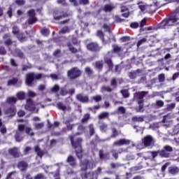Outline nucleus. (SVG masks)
<instances>
[{
  "instance_id": "32",
  "label": "nucleus",
  "mask_w": 179,
  "mask_h": 179,
  "mask_svg": "<svg viewBox=\"0 0 179 179\" xmlns=\"http://www.w3.org/2000/svg\"><path fill=\"white\" fill-rule=\"evenodd\" d=\"M100 131L102 132H106L107 131V124L103 123L99 127Z\"/></svg>"
},
{
  "instance_id": "8",
  "label": "nucleus",
  "mask_w": 179,
  "mask_h": 179,
  "mask_svg": "<svg viewBox=\"0 0 179 179\" xmlns=\"http://www.w3.org/2000/svg\"><path fill=\"white\" fill-rule=\"evenodd\" d=\"M80 166L81 169L85 171V170H87L89 169H93V167L94 166V164L93 163V161L85 160L81 163Z\"/></svg>"
},
{
  "instance_id": "19",
  "label": "nucleus",
  "mask_w": 179,
  "mask_h": 179,
  "mask_svg": "<svg viewBox=\"0 0 179 179\" xmlns=\"http://www.w3.org/2000/svg\"><path fill=\"white\" fill-rule=\"evenodd\" d=\"M66 162L69 163V164H70V166H76V161L75 160V158L72 157V155L68 157Z\"/></svg>"
},
{
  "instance_id": "6",
  "label": "nucleus",
  "mask_w": 179,
  "mask_h": 179,
  "mask_svg": "<svg viewBox=\"0 0 179 179\" xmlns=\"http://www.w3.org/2000/svg\"><path fill=\"white\" fill-rule=\"evenodd\" d=\"M13 34H16L17 38L20 41H24L26 39V36H23V33L20 32L19 31V27L17 26H13V31H12Z\"/></svg>"
},
{
  "instance_id": "10",
  "label": "nucleus",
  "mask_w": 179,
  "mask_h": 179,
  "mask_svg": "<svg viewBox=\"0 0 179 179\" xmlns=\"http://www.w3.org/2000/svg\"><path fill=\"white\" fill-rule=\"evenodd\" d=\"M24 108L28 111H34L36 110V105H34V102L31 99H29L27 100V105Z\"/></svg>"
},
{
  "instance_id": "27",
  "label": "nucleus",
  "mask_w": 179,
  "mask_h": 179,
  "mask_svg": "<svg viewBox=\"0 0 179 179\" xmlns=\"http://www.w3.org/2000/svg\"><path fill=\"white\" fill-rule=\"evenodd\" d=\"M159 156H161L162 157H170V154L165 151V150H160L159 151Z\"/></svg>"
},
{
  "instance_id": "22",
  "label": "nucleus",
  "mask_w": 179,
  "mask_h": 179,
  "mask_svg": "<svg viewBox=\"0 0 179 179\" xmlns=\"http://www.w3.org/2000/svg\"><path fill=\"white\" fill-rule=\"evenodd\" d=\"M143 120H145V116H134L132 117L134 122H143Z\"/></svg>"
},
{
  "instance_id": "35",
  "label": "nucleus",
  "mask_w": 179,
  "mask_h": 179,
  "mask_svg": "<svg viewBox=\"0 0 179 179\" xmlns=\"http://www.w3.org/2000/svg\"><path fill=\"white\" fill-rule=\"evenodd\" d=\"M69 28H68V27H65L64 28H62L59 31V33L60 34H65L66 33H69Z\"/></svg>"
},
{
  "instance_id": "36",
  "label": "nucleus",
  "mask_w": 179,
  "mask_h": 179,
  "mask_svg": "<svg viewBox=\"0 0 179 179\" xmlns=\"http://www.w3.org/2000/svg\"><path fill=\"white\" fill-rule=\"evenodd\" d=\"M41 33H42L43 36H48V34H50V30L47 28H43L41 30Z\"/></svg>"
},
{
  "instance_id": "60",
  "label": "nucleus",
  "mask_w": 179,
  "mask_h": 179,
  "mask_svg": "<svg viewBox=\"0 0 179 179\" xmlns=\"http://www.w3.org/2000/svg\"><path fill=\"white\" fill-rule=\"evenodd\" d=\"M158 78L159 82H164L165 77L164 73L159 74Z\"/></svg>"
},
{
  "instance_id": "9",
  "label": "nucleus",
  "mask_w": 179,
  "mask_h": 179,
  "mask_svg": "<svg viewBox=\"0 0 179 179\" xmlns=\"http://www.w3.org/2000/svg\"><path fill=\"white\" fill-rule=\"evenodd\" d=\"M145 94H148V92H137L134 94V99L138 101V104H143Z\"/></svg>"
},
{
  "instance_id": "53",
  "label": "nucleus",
  "mask_w": 179,
  "mask_h": 179,
  "mask_svg": "<svg viewBox=\"0 0 179 179\" xmlns=\"http://www.w3.org/2000/svg\"><path fill=\"white\" fill-rule=\"evenodd\" d=\"M138 108H136L138 113H143V104L139 103Z\"/></svg>"
},
{
  "instance_id": "2",
  "label": "nucleus",
  "mask_w": 179,
  "mask_h": 179,
  "mask_svg": "<svg viewBox=\"0 0 179 179\" xmlns=\"http://www.w3.org/2000/svg\"><path fill=\"white\" fill-rule=\"evenodd\" d=\"M75 137L71 136V142L73 148L76 149V153L78 159H82V147L80 146V142H82V138H78L76 141H74Z\"/></svg>"
},
{
  "instance_id": "26",
  "label": "nucleus",
  "mask_w": 179,
  "mask_h": 179,
  "mask_svg": "<svg viewBox=\"0 0 179 179\" xmlns=\"http://www.w3.org/2000/svg\"><path fill=\"white\" fill-rule=\"evenodd\" d=\"M139 9L141 10V12H145L146 10V8H148V6L145 4V3L140 2L138 3Z\"/></svg>"
},
{
  "instance_id": "54",
  "label": "nucleus",
  "mask_w": 179,
  "mask_h": 179,
  "mask_svg": "<svg viewBox=\"0 0 179 179\" xmlns=\"http://www.w3.org/2000/svg\"><path fill=\"white\" fill-rule=\"evenodd\" d=\"M93 100H94V101H96V103L99 101H101V96L100 95H96L95 96H93Z\"/></svg>"
},
{
  "instance_id": "42",
  "label": "nucleus",
  "mask_w": 179,
  "mask_h": 179,
  "mask_svg": "<svg viewBox=\"0 0 179 179\" xmlns=\"http://www.w3.org/2000/svg\"><path fill=\"white\" fill-rule=\"evenodd\" d=\"M146 38H143V39H141L140 41H138L137 43V47H141V45H142V44H145V43H146Z\"/></svg>"
},
{
  "instance_id": "47",
  "label": "nucleus",
  "mask_w": 179,
  "mask_h": 179,
  "mask_svg": "<svg viewBox=\"0 0 179 179\" xmlns=\"http://www.w3.org/2000/svg\"><path fill=\"white\" fill-rule=\"evenodd\" d=\"M96 68H97V69H101L103 68V62H96Z\"/></svg>"
},
{
  "instance_id": "25",
  "label": "nucleus",
  "mask_w": 179,
  "mask_h": 179,
  "mask_svg": "<svg viewBox=\"0 0 179 179\" xmlns=\"http://www.w3.org/2000/svg\"><path fill=\"white\" fill-rule=\"evenodd\" d=\"M18 100H24L26 94L24 92H19L16 94Z\"/></svg>"
},
{
  "instance_id": "28",
  "label": "nucleus",
  "mask_w": 179,
  "mask_h": 179,
  "mask_svg": "<svg viewBox=\"0 0 179 179\" xmlns=\"http://www.w3.org/2000/svg\"><path fill=\"white\" fill-rule=\"evenodd\" d=\"M108 113L103 112L99 115L98 118L99 120H104V118H108Z\"/></svg>"
},
{
  "instance_id": "41",
  "label": "nucleus",
  "mask_w": 179,
  "mask_h": 179,
  "mask_svg": "<svg viewBox=\"0 0 179 179\" xmlns=\"http://www.w3.org/2000/svg\"><path fill=\"white\" fill-rule=\"evenodd\" d=\"M174 107H176L175 103H170V104L167 105L166 110L168 111H171V110H173V108H174Z\"/></svg>"
},
{
  "instance_id": "57",
  "label": "nucleus",
  "mask_w": 179,
  "mask_h": 179,
  "mask_svg": "<svg viewBox=\"0 0 179 179\" xmlns=\"http://www.w3.org/2000/svg\"><path fill=\"white\" fill-rule=\"evenodd\" d=\"M96 36L99 37V38H101L103 40V38L104 37V34H103V31H98L96 33Z\"/></svg>"
},
{
  "instance_id": "56",
  "label": "nucleus",
  "mask_w": 179,
  "mask_h": 179,
  "mask_svg": "<svg viewBox=\"0 0 179 179\" xmlns=\"http://www.w3.org/2000/svg\"><path fill=\"white\" fill-rule=\"evenodd\" d=\"M164 149L168 153L169 152H173V148H171V146H169V145H166Z\"/></svg>"
},
{
  "instance_id": "46",
  "label": "nucleus",
  "mask_w": 179,
  "mask_h": 179,
  "mask_svg": "<svg viewBox=\"0 0 179 179\" xmlns=\"http://www.w3.org/2000/svg\"><path fill=\"white\" fill-rule=\"evenodd\" d=\"M137 74L136 71L134 72H131L129 74V77L130 78V79H135V78H136Z\"/></svg>"
},
{
  "instance_id": "33",
  "label": "nucleus",
  "mask_w": 179,
  "mask_h": 179,
  "mask_svg": "<svg viewBox=\"0 0 179 179\" xmlns=\"http://www.w3.org/2000/svg\"><path fill=\"white\" fill-rule=\"evenodd\" d=\"M26 134L28 135H30V136H33L34 135V133L32 131L31 127H26L25 128Z\"/></svg>"
},
{
  "instance_id": "43",
  "label": "nucleus",
  "mask_w": 179,
  "mask_h": 179,
  "mask_svg": "<svg viewBox=\"0 0 179 179\" xmlns=\"http://www.w3.org/2000/svg\"><path fill=\"white\" fill-rule=\"evenodd\" d=\"M117 113L119 114H124L125 113V108L123 106H120L117 108Z\"/></svg>"
},
{
  "instance_id": "12",
  "label": "nucleus",
  "mask_w": 179,
  "mask_h": 179,
  "mask_svg": "<svg viewBox=\"0 0 179 179\" xmlns=\"http://www.w3.org/2000/svg\"><path fill=\"white\" fill-rule=\"evenodd\" d=\"M5 114L8 117H13L16 115V108L15 106L10 107L5 110Z\"/></svg>"
},
{
  "instance_id": "52",
  "label": "nucleus",
  "mask_w": 179,
  "mask_h": 179,
  "mask_svg": "<svg viewBox=\"0 0 179 179\" xmlns=\"http://www.w3.org/2000/svg\"><path fill=\"white\" fill-rule=\"evenodd\" d=\"M107 155L104 154L103 150H99V157L101 159H106Z\"/></svg>"
},
{
  "instance_id": "17",
  "label": "nucleus",
  "mask_w": 179,
  "mask_h": 179,
  "mask_svg": "<svg viewBox=\"0 0 179 179\" xmlns=\"http://www.w3.org/2000/svg\"><path fill=\"white\" fill-rule=\"evenodd\" d=\"M53 16L55 20H61V19H64V17H66V16H68V14H64L62 15H61V13L57 12V13H54Z\"/></svg>"
},
{
  "instance_id": "23",
  "label": "nucleus",
  "mask_w": 179,
  "mask_h": 179,
  "mask_svg": "<svg viewBox=\"0 0 179 179\" xmlns=\"http://www.w3.org/2000/svg\"><path fill=\"white\" fill-rule=\"evenodd\" d=\"M17 101V98L15 96H10L7 98L6 102L8 103V104H15Z\"/></svg>"
},
{
  "instance_id": "7",
  "label": "nucleus",
  "mask_w": 179,
  "mask_h": 179,
  "mask_svg": "<svg viewBox=\"0 0 179 179\" xmlns=\"http://www.w3.org/2000/svg\"><path fill=\"white\" fill-rule=\"evenodd\" d=\"M29 18L27 20L29 24H34L37 22V17H36V12L34 10L28 11Z\"/></svg>"
},
{
  "instance_id": "61",
  "label": "nucleus",
  "mask_w": 179,
  "mask_h": 179,
  "mask_svg": "<svg viewBox=\"0 0 179 179\" xmlns=\"http://www.w3.org/2000/svg\"><path fill=\"white\" fill-rule=\"evenodd\" d=\"M43 178H44V175H43V173H38L34 177V179H43Z\"/></svg>"
},
{
  "instance_id": "30",
  "label": "nucleus",
  "mask_w": 179,
  "mask_h": 179,
  "mask_svg": "<svg viewBox=\"0 0 179 179\" xmlns=\"http://www.w3.org/2000/svg\"><path fill=\"white\" fill-rule=\"evenodd\" d=\"M57 106L59 110H62V111H65V110H66L65 105L61 102L57 103Z\"/></svg>"
},
{
  "instance_id": "63",
  "label": "nucleus",
  "mask_w": 179,
  "mask_h": 179,
  "mask_svg": "<svg viewBox=\"0 0 179 179\" xmlns=\"http://www.w3.org/2000/svg\"><path fill=\"white\" fill-rule=\"evenodd\" d=\"M6 54V50H5V48L1 47L0 48V55H5Z\"/></svg>"
},
{
  "instance_id": "62",
  "label": "nucleus",
  "mask_w": 179,
  "mask_h": 179,
  "mask_svg": "<svg viewBox=\"0 0 179 179\" xmlns=\"http://www.w3.org/2000/svg\"><path fill=\"white\" fill-rule=\"evenodd\" d=\"M156 104L157 107H163V106H164V102L163 101H157Z\"/></svg>"
},
{
  "instance_id": "49",
  "label": "nucleus",
  "mask_w": 179,
  "mask_h": 179,
  "mask_svg": "<svg viewBox=\"0 0 179 179\" xmlns=\"http://www.w3.org/2000/svg\"><path fill=\"white\" fill-rule=\"evenodd\" d=\"M130 27H131V29H138V27H139V23H138V22H132L130 24Z\"/></svg>"
},
{
  "instance_id": "24",
  "label": "nucleus",
  "mask_w": 179,
  "mask_h": 179,
  "mask_svg": "<svg viewBox=\"0 0 179 179\" xmlns=\"http://www.w3.org/2000/svg\"><path fill=\"white\" fill-rule=\"evenodd\" d=\"M114 8H115L114 6L111 4H107L104 6L103 10L104 12H111Z\"/></svg>"
},
{
  "instance_id": "59",
  "label": "nucleus",
  "mask_w": 179,
  "mask_h": 179,
  "mask_svg": "<svg viewBox=\"0 0 179 179\" xmlns=\"http://www.w3.org/2000/svg\"><path fill=\"white\" fill-rule=\"evenodd\" d=\"M112 155L113 157H115V159H118V152H117V150H112L111 151Z\"/></svg>"
},
{
  "instance_id": "64",
  "label": "nucleus",
  "mask_w": 179,
  "mask_h": 179,
  "mask_svg": "<svg viewBox=\"0 0 179 179\" xmlns=\"http://www.w3.org/2000/svg\"><path fill=\"white\" fill-rule=\"evenodd\" d=\"M150 153L152 155L153 159H155V157H156L158 155H160V152H159V151H157V152H150Z\"/></svg>"
},
{
  "instance_id": "21",
  "label": "nucleus",
  "mask_w": 179,
  "mask_h": 179,
  "mask_svg": "<svg viewBox=\"0 0 179 179\" xmlns=\"http://www.w3.org/2000/svg\"><path fill=\"white\" fill-rule=\"evenodd\" d=\"M18 169L21 170V171H24L26 169H27V163L25 162H21L18 164Z\"/></svg>"
},
{
  "instance_id": "44",
  "label": "nucleus",
  "mask_w": 179,
  "mask_h": 179,
  "mask_svg": "<svg viewBox=\"0 0 179 179\" xmlns=\"http://www.w3.org/2000/svg\"><path fill=\"white\" fill-rule=\"evenodd\" d=\"M60 94L61 96H66V94H68V91L65 88H61Z\"/></svg>"
},
{
  "instance_id": "4",
  "label": "nucleus",
  "mask_w": 179,
  "mask_h": 179,
  "mask_svg": "<svg viewBox=\"0 0 179 179\" xmlns=\"http://www.w3.org/2000/svg\"><path fill=\"white\" fill-rule=\"evenodd\" d=\"M42 74H34V73H29L26 75V83L27 86H31V83L34 79H40Z\"/></svg>"
},
{
  "instance_id": "40",
  "label": "nucleus",
  "mask_w": 179,
  "mask_h": 179,
  "mask_svg": "<svg viewBox=\"0 0 179 179\" xmlns=\"http://www.w3.org/2000/svg\"><path fill=\"white\" fill-rule=\"evenodd\" d=\"M93 176H94L93 173H89L85 174L83 178V179H93Z\"/></svg>"
},
{
  "instance_id": "1",
  "label": "nucleus",
  "mask_w": 179,
  "mask_h": 179,
  "mask_svg": "<svg viewBox=\"0 0 179 179\" xmlns=\"http://www.w3.org/2000/svg\"><path fill=\"white\" fill-rule=\"evenodd\" d=\"M178 20V18L177 16L172 15L169 19L162 20V22L158 24V29H167L169 26H174Z\"/></svg>"
},
{
  "instance_id": "13",
  "label": "nucleus",
  "mask_w": 179,
  "mask_h": 179,
  "mask_svg": "<svg viewBox=\"0 0 179 179\" xmlns=\"http://www.w3.org/2000/svg\"><path fill=\"white\" fill-rule=\"evenodd\" d=\"M131 143V141L129 140H127L125 138L120 139L117 141H115L113 143L114 146H122L124 145H129Z\"/></svg>"
},
{
  "instance_id": "14",
  "label": "nucleus",
  "mask_w": 179,
  "mask_h": 179,
  "mask_svg": "<svg viewBox=\"0 0 179 179\" xmlns=\"http://www.w3.org/2000/svg\"><path fill=\"white\" fill-rule=\"evenodd\" d=\"M143 142L144 143V145L148 148V146H150L152 143H153V138L152 136H147L144 137Z\"/></svg>"
},
{
  "instance_id": "11",
  "label": "nucleus",
  "mask_w": 179,
  "mask_h": 179,
  "mask_svg": "<svg viewBox=\"0 0 179 179\" xmlns=\"http://www.w3.org/2000/svg\"><path fill=\"white\" fill-rule=\"evenodd\" d=\"M8 153L13 157H20V151L17 148H13L8 150Z\"/></svg>"
},
{
  "instance_id": "45",
  "label": "nucleus",
  "mask_w": 179,
  "mask_h": 179,
  "mask_svg": "<svg viewBox=\"0 0 179 179\" xmlns=\"http://www.w3.org/2000/svg\"><path fill=\"white\" fill-rule=\"evenodd\" d=\"M121 93H122L123 97L127 98V97H129V93H128V91L127 90H122L121 91Z\"/></svg>"
},
{
  "instance_id": "15",
  "label": "nucleus",
  "mask_w": 179,
  "mask_h": 179,
  "mask_svg": "<svg viewBox=\"0 0 179 179\" xmlns=\"http://www.w3.org/2000/svg\"><path fill=\"white\" fill-rule=\"evenodd\" d=\"M87 50H90V51H99L100 50V48L99 47V45L97 43H92L87 45Z\"/></svg>"
},
{
  "instance_id": "18",
  "label": "nucleus",
  "mask_w": 179,
  "mask_h": 179,
  "mask_svg": "<svg viewBox=\"0 0 179 179\" xmlns=\"http://www.w3.org/2000/svg\"><path fill=\"white\" fill-rule=\"evenodd\" d=\"M16 83L22 85V80H18L17 78H13L8 81V86H13V85H16Z\"/></svg>"
},
{
  "instance_id": "31",
  "label": "nucleus",
  "mask_w": 179,
  "mask_h": 179,
  "mask_svg": "<svg viewBox=\"0 0 179 179\" xmlns=\"http://www.w3.org/2000/svg\"><path fill=\"white\" fill-rule=\"evenodd\" d=\"M101 92H108V93H110L113 92V90H111L108 86H103L101 89Z\"/></svg>"
},
{
  "instance_id": "48",
  "label": "nucleus",
  "mask_w": 179,
  "mask_h": 179,
  "mask_svg": "<svg viewBox=\"0 0 179 179\" xmlns=\"http://www.w3.org/2000/svg\"><path fill=\"white\" fill-rule=\"evenodd\" d=\"M90 134L92 136V135H94V127L93 124L90 125Z\"/></svg>"
},
{
  "instance_id": "51",
  "label": "nucleus",
  "mask_w": 179,
  "mask_h": 179,
  "mask_svg": "<svg viewBox=\"0 0 179 179\" xmlns=\"http://www.w3.org/2000/svg\"><path fill=\"white\" fill-rule=\"evenodd\" d=\"M59 90V86L58 85H55L52 89L51 91L54 93H57Z\"/></svg>"
},
{
  "instance_id": "3",
  "label": "nucleus",
  "mask_w": 179,
  "mask_h": 179,
  "mask_svg": "<svg viewBox=\"0 0 179 179\" xmlns=\"http://www.w3.org/2000/svg\"><path fill=\"white\" fill-rule=\"evenodd\" d=\"M24 134V124H19L18 129L15 131V141L22 142L23 141V135Z\"/></svg>"
},
{
  "instance_id": "29",
  "label": "nucleus",
  "mask_w": 179,
  "mask_h": 179,
  "mask_svg": "<svg viewBox=\"0 0 179 179\" xmlns=\"http://www.w3.org/2000/svg\"><path fill=\"white\" fill-rule=\"evenodd\" d=\"M34 149H35V152L37 153L38 156H39V157H43L44 152H43V151H41L40 148H38V146H35Z\"/></svg>"
},
{
  "instance_id": "58",
  "label": "nucleus",
  "mask_w": 179,
  "mask_h": 179,
  "mask_svg": "<svg viewBox=\"0 0 179 179\" xmlns=\"http://www.w3.org/2000/svg\"><path fill=\"white\" fill-rule=\"evenodd\" d=\"M121 12H129V8L125 6H121Z\"/></svg>"
},
{
  "instance_id": "38",
  "label": "nucleus",
  "mask_w": 179,
  "mask_h": 179,
  "mask_svg": "<svg viewBox=\"0 0 179 179\" xmlns=\"http://www.w3.org/2000/svg\"><path fill=\"white\" fill-rule=\"evenodd\" d=\"M34 127H35L36 129H41L44 127V123H34Z\"/></svg>"
},
{
  "instance_id": "39",
  "label": "nucleus",
  "mask_w": 179,
  "mask_h": 179,
  "mask_svg": "<svg viewBox=\"0 0 179 179\" xmlns=\"http://www.w3.org/2000/svg\"><path fill=\"white\" fill-rule=\"evenodd\" d=\"M105 62H106V64H107L108 65L110 69H111V68H113V63L111 62V59L105 58Z\"/></svg>"
},
{
  "instance_id": "20",
  "label": "nucleus",
  "mask_w": 179,
  "mask_h": 179,
  "mask_svg": "<svg viewBox=\"0 0 179 179\" xmlns=\"http://www.w3.org/2000/svg\"><path fill=\"white\" fill-rule=\"evenodd\" d=\"M178 172H179V168L177 166H170L169 168V173L170 174L174 175V174H177V173Z\"/></svg>"
},
{
  "instance_id": "34",
  "label": "nucleus",
  "mask_w": 179,
  "mask_h": 179,
  "mask_svg": "<svg viewBox=\"0 0 179 179\" xmlns=\"http://www.w3.org/2000/svg\"><path fill=\"white\" fill-rule=\"evenodd\" d=\"M67 45L71 52H73V54H75V52H78V49L73 48V46H72L71 43H68Z\"/></svg>"
},
{
  "instance_id": "5",
  "label": "nucleus",
  "mask_w": 179,
  "mask_h": 179,
  "mask_svg": "<svg viewBox=\"0 0 179 179\" xmlns=\"http://www.w3.org/2000/svg\"><path fill=\"white\" fill-rule=\"evenodd\" d=\"M81 73L80 70L74 67L67 72V76L69 79H76V78H79L80 76Z\"/></svg>"
},
{
  "instance_id": "50",
  "label": "nucleus",
  "mask_w": 179,
  "mask_h": 179,
  "mask_svg": "<svg viewBox=\"0 0 179 179\" xmlns=\"http://www.w3.org/2000/svg\"><path fill=\"white\" fill-rule=\"evenodd\" d=\"M89 118H90V115L89 114H85L83 117V118L81 120L82 122H86V121H87V120H89Z\"/></svg>"
},
{
  "instance_id": "37",
  "label": "nucleus",
  "mask_w": 179,
  "mask_h": 179,
  "mask_svg": "<svg viewBox=\"0 0 179 179\" xmlns=\"http://www.w3.org/2000/svg\"><path fill=\"white\" fill-rule=\"evenodd\" d=\"M113 51L115 52H121V51H122V49L121 48V47H120L117 45H114L113 46Z\"/></svg>"
},
{
  "instance_id": "55",
  "label": "nucleus",
  "mask_w": 179,
  "mask_h": 179,
  "mask_svg": "<svg viewBox=\"0 0 179 179\" xmlns=\"http://www.w3.org/2000/svg\"><path fill=\"white\" fill-rule=\"evenodd\" d=\"M66 125L67 129H69V131H71V129H72L73 128V124H69V121H66Z\"/></svg>"
},
{
  "instance_id": "16",
  "label": "nucleus",
  "mask_w": 179,
  "mask_h": 179,
  "mask_svg": "<svg viewBox=\"0 0 179 179\" xmlns=\"http://www.w3.org/2000/svg\"><path fill=\"white\" fill-rule=\"evenodd\" d=\"M76 99L77 100H78V101H81V103H87V101H89V97H87V96H83L82 94H78L76 96Z\"/></svg>"
}]
</instances>
